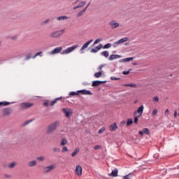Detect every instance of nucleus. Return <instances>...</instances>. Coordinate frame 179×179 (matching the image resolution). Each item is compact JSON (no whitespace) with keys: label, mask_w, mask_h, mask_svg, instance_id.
I'll use <instances>...</instances> for the list:
<instances>
[{"label":"nucleus","mask_w":179,"mask_h":179,"mask_svg":"<svg viewBox=\"0 0 179 179\" xmlns=\"http://www.w3.org/2000/svg\"><path fill=\"white\" fill-rule=\"evenodd\" d=\"M101 55H103V57H105V58H108V51L106 50V51H103L101 53Z\"/></svg>","instance_id":"obj_28"},{"label":"nucleus","mask_w":179,"mask_h":179,"mask_svg":"<svg viewBox=\"0 0 179 179\" xmlns=\"http://www.w3.org/2000/svg\"><path fill=\"white\" fill-rule=\"evenodd\" d=\"M65 30L66 29H61L59 31H53L52 33H50V37L51 38H58L59 37H61V36H62V34H64V33H65Z\"/></svg>","instance_id":"obj_1"},{"label":"nucleus","mask_w":179,"mask_h":179,"mask_svg":"<svg viewBox=\"0 0 179 179\" xmlns=\"http://www.w3.org/2000/svg\"><path fill=\"white\" fill-rule=\"evenodd\" d=\"M41 54H43V52H38L37 53H36L33 57V59H34L36 57H38V55H40Z\"/></svg>","instance_id":"obj_39"},{"label":"nucleus","mask_w":179,"mask_h":179,"mask_svg":"<svg viewBox=\"0 0 179 179\" xmlns=\"http://www.w3.org/2000/svg\"><path fill=\"white\" fill-rule=\"evenodd\" d=\"M169 114H170V112H169V109H166L165 110V115H169Z\"/></svg>","instance_id":"obj_54"},{"label":"nucleus","mask_w":179,"mask_h":179,"mask_svg":"<svg viewBox=\"0 0 179 179\" xmlns=\"http://www.w3.org/2000/svg\"><path fill=\"white\" fill-rule=\"evenodd\" d=\"M69 96H79V92H69Z\"/></svg>","instance_id":"obj_34"},{"label":"nucleus","mask_w":179,"mask_h":179,"mask_svg":"<svg viewBox=\"0 0 179 179\" xmlns=\"http://www.w3.org/2000/svg\"><path fill=\"white\" fill-rule=\"evenodd\" d=\"M110 177H117L118 176V169L115 168L113 169L111 172V173L109 174Z\"/></svg>","instance_id":"obj_13"},{"label":"nucleus","mask_w":179,"mask_h":179,"mask_svg":"<svg viewBox=\"0 0 179 179\" xmlns=\"http://www.w3.org/2000/svg\"><path fill=\"white\" fill-rule=\"evenodd\" d=\"M133 65H137V64L136 63H133Z\"/></svg>","instance_id":"obj_62"},{"label":"nucleus","mask_w":179,"mask_h":179,"mask_svg":"<svg viewBox=\"0 0 179 179\" xmlns=\"http://www.w3.org/2000/svg\"><path fill=\"white\" fill-rule=\"evenodd\" d=\"M60 150H60L59 148H54V149H53V152H57V153L59 152Z\"/></svg>","instance_id":"obj_49"},{"label":"nucleus","mask_w":179,"mask_h":179,"mask_svg":"<svg viewBox=\"0 0 179 179\" xmlns=\"http://www.w3.org/2000/svg\"><path fill=\"white\" fill-rule=\"evenodd\" d=\"M36 160H38V162H44V160H45V157H36Z\"/></svg>","instance_id":"obj_33"},{"label":"nucleus","mask_w":179,"mask_h":179,"mask_svg":"<svg viewBox=\"0 0 179 179\" xmlns=\"http://www.w3.org/2000/svg\"><path fill=\"white\" fill-rule=\"evenodd\" d=\"M178 115V113H177V110H175V111H174V115H173V117H174L175 118H176Z\"/></svg>","instance_id":"obj_55"},{"label":"nucleus","mask_w":179,"mask_h":179,"mask_svg":"<svg viewBox=\"0 0 179 179\" xmlns=\"http://www.w3.org/2000/svg\"><path fill=\"white\" fill-rule=\"evenodd\" d=\"M143 105H141L138 110L134 113V115H136V114H138V117H141L142 114H143Z\"/></svg>","instance_id":"obj_8"},{"label":"nucleus","mask_w":179,"mask_h":179,"mask_svg":"<svg viewBox=\"0 0 179 179\" xmlns=\"http://www.w3.org/2000/svg\"><path fill=\"white\" fill-rule=\"evenodd\" d=\"M3 114L5 116L10 115V114H12V109H10V108L3 109Z\"/></svg>","instance_id":"obj_9"},{"label":"nucleus","mask_w":179,"mask_h":179,"mask_svg":"<svg viewBox=\"0 0 179 179\" xmlns=\"http://www.w3.org/2000/svg\"><path fill=\"white\" fill-rule=\"evenodd\" d=\"M61 100H62V96L56 98L54 101H51L50 103V101H45L43 103V106L45 107H48V106H50L51 107H52L54 105L57 104L58 101H61Z\"/></svg>","instance_id":"obj_3"},{"label":"nucleus","mask_w":179,"mask_h":179,"mask_svg":"<svg viewBox=\"0 0 179 179\" xmlns=\"http://www.w3.org/2000/svg\"><path fill=\"white\" fill-rule=\"evenodd\" d=\"M124 86H125V87H136V84L135 83L124 84Z\"/></svg>","instance_id":"obj_26"},{"label":"nucleus","mask_w":179,"mask_h":179,"mask_svg":"<svg viewBox=\"0 0 179 179\" xmlns=\"http://www.w3.org/2000/svg\"><path fill=\"white\" fill-rule=\"evenodd\" d=\"M94 150H98V149H101V145H97L94 147Z\"/></svg>","instance_id":"obj_44"},{"label":"nucleus","mask_w":179,"mask_h":179,"mask_svg":"<svg viewBox=\"0 0 179 179\" xmlns=\"http://www.w3.org/2000/svg\"><path fill=\"white\" fill-rule=\"evenodd\" d=\"M92 43H93V39H91L90 41H88L87 42H86L81 48V51H83V50H85V48H87V47H89L90 44H92Z\"/></svg>","instance_id":"obj_12"},{"label":"nucleus","mask_w":179,"mask_h":179,"mask_svg":"<svg viewBox=\"0 0 179 179\" xmlns=\"http://www.w3.org/2000/svg\"><path fill=\"white\" fill-rule=\"evenodd\" d=\"M0 45H1V42H0Z\"/></svg>","instance_id":"obj_63"},{"label":"nucleus","mask_w":179,"mask_h":179,"mask_svg":"<svg viewBox=\"0 0 179 179\" xmlns=\"http://www.w3.org/2000/svg\"><path fill=\"white\" fill-rule=\"evenodd\" d=\"M134 124H138V118L139 117V115H134Z\"/></svg>","instance_id":"obj_42"},{"label":"nucleus","mask_w":179,"mask_h":179,"mask_svg":"<svg viewBox=\"0 0 179 179\" xmlns=\"http://www.w3.org/2000/svg\"><path fill=\"white\" fill-rule=\"evenodd\" d=\"M86 5V1H81L77 6H75L73 9H78L79 8H83Z\"/></svg>","instance_id":"obj_21"},{"label":"nucleus","mask_w":179,"mask_h":179,"mask_svg":"<svg viewBox=\"0 0 179 179\" xmlns=\"http://www.w3.org/2000/svg\"><path fill=\"white\" fill-rule=\"evenodd\" d=\"M104 131H106V127H102L101 128L99 131H98V134H103V132H104Z\"/></svg>","instance_id":"obj_40"},{"label":"nucleus","mask_w":179,"mask_h":179,"mask_svg":"<svg viewBox=\"0 0 179 179\" xmlns=\"http://www.w3.org/2000/svg\"><path fill=\"white\" fill-rule=\"evenodd\" d=\"M78 93H81L83 95H87V96H92V94H93L92 92L86 90H78Z\"/></svg>","instance_id":"obj_10"},{"label":"nucleus","mask_w":179,"mask_h":179,"mask_svg":"<svg viewBox=\"0 0 179 179\" xmlns=\"http://www.w3.org/2000/svg\"><path fill=\"white\" fill-rule=\"evenodd\" d=\"M78 47H79L78 45H75L70 48H68V53L69 54V52H72L75 51V50H76V48H78Z\"/></svg>","instance_id":"obj_19"},{"label":"nucleus","mask_w":179,"mask_h":179,"mask_svg":"<svg viewBox=\"0 0 179 179\" xmlns=\"http://www.w3.org/2000/svg\"><path fill=\"white\" fill-rule=\"evenodd\" d=\"M139 135H141V136H143V131H141L138 132Z\"/></svg>","instance_id":"obj_58"},{"label":"nucleus","mask_w":179,"mask_h":179,"mask_svg":"<svg viewBox=\"0 0 179 179\" xmlns=\"http://www.w3.org/2000/svg\"><path fill=\"white\" fill-rule=\"evenodd\" d=\"M101 48H103V45L99 44L98 46L95 47L94 48H92L91 50V52H97V51H99V50H101Z\"/></svg>","instance_id":"obj_17"},{"label":"nucleus","mask_w":179,"mask_h":179,"mask_svg":"<svg viewBox=\"0 0 179 179\" xmlns=\"http://www.w3.org/2000/svg\"><path fill=\"white\" fill-rule=\"evenodd\" d=\"M9 104H10V103H9L8 101L0 102V107H3L5 106H9Z\"/></svg>","instance_id":"obj_27"},{"label":"nucleus","mask_w":179,"mask_h":179,"mask_svg":"<svg viewBox=\"0 0 179 179\" xmlns=\"http://www.w3.org/2000/svg\"><path fill=\"white\" fill-rule=\"evenodd\" d=\"M48 22H50V19H48V20H45V21H43V22L41 23V26H45V24H47V23H48Z\"/></svg>","instance_id":"obj_37"},{"label":"nucleus","mask_w":179,"mask_h":179,"mask_svg":"<svg viewBox=\"0 0 179 179\" xmlns=\"http://www.w3.org/2000/svg\"><path fill=\"white\" fill-rule=\"evenodd\" d=\"M78 152H79V148H76L75 150L71 154L72 157H75V156L78 155Z\"/></svg>","instance_id":"obj_29"},{"label":"nucleus","mask_w":179,"mask_h":179,"mask_svg":"<svg viewBox=\"0 0 179 179\" xmlns=\"http://www.w3.org/2000/svg\"><path fill=\"white\" fill-rule=\"evenodd\" d=\"M104 49L111 48V43H107L103 46Z\"/></svg>","instance_id":"obj_41"},{"label":"nucleus","mask_w":179,"mask_h":179,"mask_svg":"<svg viewBox=\"0 0 179 179\" xmlns=\"http://www.w3.org/2000/svg\"><path fill=\"white\" fill-rule=\"evenodd\" d=\"M119 58H121V55H111L109 57V61H114V59H118Z\"/></svg>","instance_id":"obj_14"},{"label":"nucleus","mask_w":179,"mask_h":179,"mask_svg":"<svg viewBox=\"0 0 179 179\" xmlns=\"http://www.w3.org/2000/svg\"><path fill=\"white\" fill-rule=\"evenodd\" d=\"M124 124H125V121H124V120H123V121L121 122V124H122V125H124Z\"/></svg>","instance_id":"obj_59"},{"label":"nucleus","mask_w":179,"mask_h":179,"mask_svg":"<svg viewBox=\"0 0 179 179\" xmlns=\"http://www.w3.org/2000/svg\"><path fill=\"white\" fill-rule=\"evenodd\" d=\"M68 143V141L66 139L63 138L61 143L62 146H65Z\"/></svg>","instance_id":"obj_32"},{"label":"nucleus","mask_w":179,"mask_h":179,"mask_svg":"<svg viewBox=\"0 0 179 179\" xmlns=\"http://www.w3.org/2000/svg\"><path fill=\"white\" fill-rule=\"evenodd\" d=\"M73 113V110H72V109L68 110V117H71Z\"/></svg>","instance_id":"obj_38"},{"label":"nucleus","mask_w":179,"mask_h":179,"mask_svg":"<svg viewBox=\"0 0 179 179\" xmlns=\"http://www.w3.org/2000/svg\"><path fill=\"white\" fill-rule=\"evenodd\" d=\"M62 54H68V49H66L64 51H63Z\"/></svg>","instance_id":"obj_57"},{"label":"nucleus","mask_w":179,"mask_h":179,"mask_svg":"<svg viewBox=\"0 0 179 179\" xmlns=\"http://www.w3.org/2000/svg\"><path fill=\"white\" fill-rule=\"evenodd\" d=\"M116 129H118V126H117V123H113L110 126H109V131H116Z\"/></svg>","instance_id":"obj_15"},{"label":"nucleus","mask_w":179,"mask_h":179,"mask_svg":"<svg viewBox=\"0 0 179 179\" xmlns=\"http://www.w3.org/2000/svg\"><path fill=\"white\" fill-rule=\"evenodd\" d=\"M76 173L78 176H82V166L77 165L76 168Z\"/></svg>","instance_id":"obj_18"},{"label":"nucleus","mask_w":179,"mask_h":179,"mask_svg":"<svg viewBox=\"0 0 179 179\" xmlns=\"http://www.w3.org/2000/svg\"><path fill=\"white\" fill-rule=\"evenodd\" d=\"M129 72H131V69H129V70L127 71H123V72H122V74H123V75H129Z\"/></svg>","instance_id":"obj_47"},{"label":"nucleus","mask_w":179,"mask_h":179,"mask_svg":"<svg viewBox=\"0 0 179 179\" xmlns=\"http://www.w3.org/2000/svg\"><path fill=\"white\" fill-rule=\"evenodd\" d=\"M101 41V39L97 38L94 42V45H96V44H99Z\"/></svg>","instance_id":"obj_45"},{"label":"nucleus","mask_w":179,"mask_h":179,"mask_svg":"<svg viewBox=\"0 0 179 179\" xmlns=\"http://www.w3.org/2000/svg\"><path fill=\"white\" fill-rule=\"evenodd\" d=\"M109 26H110L111 29H117L120 27V23L117 22L115 20H111L109 22Z\"/></svg>","instance_id":"obj_5"},{"label":"nucleus","mask_w":179,"mask_h":179,"mask_svg":"<svg viewBox=\"0 0 179 179\" xmlns=\"http://www.w3.org/2000/svg\"><path fill=\"white\" fill-rule=\"evenodd\" d=\"M29 167H34V166H37V161H31L28 163Z\"/></svg>","instance_id":"obj_23"},{"label":"nucleus","mask_w":179,"mask_h":179,"mask_svg":"<svg viewBox=\"0 0 179 179\" xmlns=\"http://www.w3.org/2000/svg\"><path fill=\"white\" fill-rule=\"evenodd\" d=\"M31 121H33V120H29V121H27V122H25V125H27V124H30V122H31Z\"/></svg>","instance_id":"obj_56"},{"label":"nucleus","mask_w":179,"mask_h":179,"mask_svg":"<svg viewBox=\"0 0 179 179\" xmlns=\"http://www.w3.org/2000/svg\"><path fill=\"white\" fill-rule=\"evenodd\" d=\"M59 125V122H55L48 127L47 134H52L55 129H57V127Z\"/></svg>","instance_id":"obj_2"},{"label":"nucleus","mask_w":179,"mask_h":179,"mask_svg":"<svg viewBox=\"0 0 179 179\" xmlns=\"http://www.w3.org/2000/svg\"><path fill=\"white\" fill-rule=\"evenodd\" d=\"M132 124H134V121L132 120V119H128L127 122V125L129 127V125H132Z\"/></svg>","instance_id":"obj_31"},{"label":"nucleus","mask_w":179,"mask_h":179,"mask_svg":"<svg viewBox=\"0 0 179 179\" xmlns=\"http://www.w3.org/2000/svg\"><path fill=\"white\" fill-rule=\"evenodd\" d=\"M31 58H33L32 57H31V54H28V55H27V56L25 57V61H29V59H31Z\"/></svg>","instance_id":"obj_36"},{"label":"nucleus","mask_w":179,"mask_h":179,"mask_svg":"<svg viewBox=\"0 0 179 179\" xmlns=\"http://www.w3.org/2000/svg\"><path fill=\"white\" fill-rule=\"evenodd\" d=\"M127 41H128V38L127 37H124V38H122V39L115 42L113 43V45H114V47H115L116 45H118L120 44H122V43H127Z\"/></svg>","instance_id":"obj_7"},{"label":"nucleus","mask_w":179,"mask_h":179,"mask_svg":"<svg viewBox=\"0 0 179 179\" xmlns=\"http://www.w3.org/2000/svg\"><path fill=\"white\" fill-rule=\"evenodd\" d=\"M17 166V162H12L8 165V169H14Z\"/></svg>","instance_id":"obj_24"},{"label":"nucleus","mask_w":179,"mask_h":179,"mask_svg":"<svg viewBox=\"0 0 179 179\" xmlns=\"http://www.w3.org/2000/svg\"><path fill=\"white\" fill-rule=\"evenodd\" d=\"M156 114H157V109H154L152 111V115H155Z\"/></svg>","instance_id":"obj_52"},{"label":"nucleus","mask_w":179,"mask_h":179,"mask_svg":"<svg viewBox=\"0 0 179 179\" xmlns=\"http://www.w3.org/2000/svg\"><path fill=\"white\" fill-rule=\"evenodd\" d=\"M152 100H153L154 101H156L157 103H158V102H159V96H155V97H153V98H152Z\"/></svg>","instance_id":"obj_46"},{"label":"nucleus","mask_w":179,"mask_h":179,"mask_svg":"<svg viewBox=\"0 0 179 179\" xmlns=\"http://www.w3.org/2000/svg\"><path fill=\"white\" fill-rule=\"evenodd\" d=\"M110 79L111 80H120V78H117L116 77H111Z\"/></svg>","instance_id":"obj_51"},{"label":"nucleus","mask_w":179,"mask_h":179,"mask_svg":"<svg viewBox=\"0 0 179 179\" xmlns=\"http://www.w3.org/2000/svg\"><path fill=\"white\" fill-rule=\"evenodd\" d=\"M87 6L89 8V6H90V3H89Z\"/></svg>","instance_id":"obj_61"},{"label":"nucleus","mask_w":179,"mask_h":179,"mask_svg":"<svg viewBox=\"0 0 179 179\" xmlns=\"http://www.w3.org/2000/svg\"><path fill=\"white\" fill-rule=\"evenodd\" d=\"M62 51V47L55 48L53 50L50 52V55H55V54H59Z\"/></svg>","instance_id":"obj_6"},{"label":"nucleus","mask_w":179,"mask_h":179,"mask_svg":"<svg viewBox=\"0 0 179 179\" xmlns=\"http://www.w3.org/2000/svg\"><path fill=\"white\" fill-rule=\"evenodd\" d=\"M68 20V17L65 15L57 17V20H58L59 22H61L62 20Z\"/></svg>","instance_id":"obj_22"},{"label":"nucleus","mask_w":179,"mask_h":179,"mask_svg":"<svg viewBox=\"0 0 179 179\" xmlns=\"http://www.w3.org/2000/svg\"><path fill=\"white\" fill-rule=\"evenodd\" d=\"M129 61H134V57H127L122 59L120 60V62H129Z\"/></svg>","instance_id":"obj_20"},{"label":"nucleus","mask_w":179,"mask_h":179,"mask_svg":"<svg viewBox=\"0 0 179 179\" xmlns=\"http://www.w3.org/2000/svg\"><path fill=\"white\" fill-rule=\"evenodd\" d=\"M34 106V103H22L20 105V108L22 110H27V108H30V107H33Z\"/></svg>","instance_id":"obj_4"},{"label":"nucleus","mask_w":179,"mask_h":179,"mask_svg":"<svg viewBox=\"0 0 179 179\" xmlns=\"http://www.w3.org/2000/svg\"><path fill=\"white\" fill-rule=\"evenodd\" d=\"M106 83V81H99V80H95L92 83V87H96V86H100V85Z\"/></svg>","instance_id":"obj_16"},{"label":"nucleus","mask_w":179,"mask_h":179,"mask_svg":"<svg viewBox=\"0 0 179 179\" xmlns=\"http://www.w3.org/2000/svg\"><path fill=\"white\" fill-rule=\"evenodd\" d=\"M103 68H104V65L101 64V66H99V67L98 68V71H99V72H101V71L103 69Z\"/></svg>","instance_id":"obj_48"},{"label":"nucleus","mask_w":179,"mask_h":179,"mask_svg":"<svg viewBox=\"0 0 179 179\" xmlns=\"http://www.w3.org/2000/svg\"><path fill=\"white\" fill-rule=\"evenodd\" d=\"M55 169V165H51L47 167H45L43 169L44 173H50V171H52Z\"/></svg>","instance_id":"obj_11"},{"label":"nucleus","mask_w":179,"mask_h":179,"mask_svg":"<svg viewBox=\"0 0 179 179\" xmlns=\"http://www.w3.org/2000/svg\"><path fill=\"white\" fill-rule=\"evenodd\" d=\"M62 152H68V148L64 147L63 149L62 150Z\"/></svg>","instance_id":"obj_50"},{"label":"nucleus","mask_w":179,"mask_h":179,"mask_svg":"<svg viewBox=\"0 0 179 179\" xmlns=\"http://www.w3.org/2000/svg\"><path fill=\"white\" fill-rule=\"evenodd\" d=\"M176 111L178 113V115H179V108H178V109Z\"/></svg>","instance_id":"obj_60"},{"label":"nucleus","mask_w":179,"mask_h":179,"mask_svg":"<svg viewBox=\"0 0 179 179\" xmlns=\"http://www.w3.org/2000/svg\"><path fill=\"white\" fill-rule=\"evenodd\" d=\"M87 9V6H86L85 8H84L83 10L80 11L77 14V17H80V16H82V15H83V13H85V12H86Z\"/></svg>","instance_id":"obj_25"},{"label":"nucleus","mask_w":179,"mask_h":179,"mask_svg":"<svg viewBox=\"0 0 179 179\" xmlns=\"http://www.w3.org/2000/svg\"><path fill=\"white\" fill-rule=\"evenodd\" d=\"M4 177H5L6 178H12V176L8 175V174H5V175H4Z\"/></svg>","instance_id":"obj_53"},{"label":"nucleus","mask_w":179,"mask_h":179,"mask_svg":"<svg viewBox=\"0 0 179 179\" xmlns=\"http://www.w3.org/2000/svg\"><path fill=\"white\" fill-rule=\"evenodd\" d=\"M62 111L64 113L66 117H68V110L66 108H63Z\"/></svg>","instance_id":"obj_43"},{"label":"nucleus","mask_w":179,"mask_h":179,"mask_svg":"<svg viewBox=\"0 0 179 179\" xmlns=\"http://www.w3.org/2000/svg\"><path fill=\"white\" fill-rule=\"evenodd\" d=\"M101 75H102V73L101 71H99L98 73H94V77L95 78H101Z\"/></svg>","instance_id":"obj_35"},{"label":"nucleus","mask_w":179,"mask_h":179,"mask_svg":"<svg viewBox=\"0 0 179 179\" xmlns=\"http://www.w3.org/2000/svg\"><path fill=\"white\" fill-rule=\"evenodd\" d=\"M143 134H145V135H149L150 134V131H149V129H148V128H143Z\"/></svg>","instance_id":"obj_30"}]
</instances>
